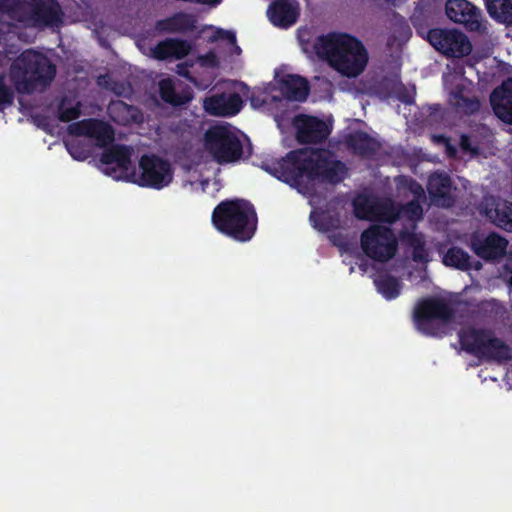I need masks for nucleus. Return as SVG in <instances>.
I'll return each mask as SVG.
<instances>
[{
	"label": "nucleus",
	"instance_id": "nucleus-1",
	"mask_svg": "<svg viewBox=\"0 0 512 512\" xmlns=\"http://www.w3.org/2000/svg\"><path fill=\"white\" fill-rule=\"evenodd\" d=\"M262 168L297 189L303 186L305 179L337 184L347 174L345 164L334 159L329 150L310 147L291 150L280 160L264 163Z\"/></svg>",
	"mask_w": 512,
	"mask_h": 512
},
{
	"label": "nucleus",
	"instance_id": "nucleus-2",
	"mask_svg": "<svg viewBox=\"0 0 512 512\" xmlns=\"http://www.w3.org/2000/svg\"><path fill=\"white\" fill-rule=\"evenodd\" d=\"M314 48L320 58L347 77L360 75L365 70L369 59L363 43L347 33L322 35L318 37Z\"/></svg>",
	"mask_w": 512,
	"mask_h": 512
},
{
	"label": "nucleus",
	"instance_id": "nucleus-3",
	"mask_svg": "<svg viewBox=\"0 0 512 512\" xmlns=\"http://www.w3.org/2000/svg\"><path fill=\"white\" fill-rule=\"evenodd\" d=\"M211 221L221 234L237 242H247L256 233L258 217L250 201L235 198L221 201L214 208Z\"/></svg>",
	"mask_w": 512,
	"mask_h": 512
},
{
	"label": "nucleus",
	"instance_id": "nucleus-4",
	"mask_svg": "<svg viewBox=\"0 0 512 512\" xmlns=\"http://www.w3.org/2000/svg\"><path fill=\"white\" fill-rule=\"evenodd\" d=\"M56 66L41 52L23 51L10 66V78L17 91L31 94L45 89L54 80Z\"/></svg>",
	"mask_w": 512,
	"mask_h": 512
},
{
	"label": "nucleus",
	"instance_id": "nucleus-5",
	"mask_svg": "<svg viewBox=\"0 0 512 512\" xmlns=\"http://www.w3.org/2000/svg\"><path fill=\"white\" fill-rule=\"evenodd\" d=\"M204 146L218 164L236 162L243 155L241 140L225 125L211 126L204 134Z\"/></svg>",
	"mask_w": 512,
	"mask_h": 512
},
{
	"label": "nucleus",
	"instance_id": "nucleus-6",
	"mask_svg": "<svg viewBox=\"0 0 512 512\" xmlns=\"http://www.w3.org/2000/svg\"><path fill=\"white\" fill-rule=\"evenodd\" d=\"M139 172L133 168L129 181L141 187L161 190L173 180L174 170L171 163L156 154H144L139 159Z\"/></svg>",
	"mask_w": 512,
	"mask_h": 512
},
{
	"label": "nucleus",
	"instance_id": "nucleus-7",
	"mask_svg": "<svg viewBox=\"0 0 512 512\" xmlns=\"http://www.w3.org/2000/svg\"><path fill=\"white\" fill-rule=\"evenodd\" d=\"M363 253L370 259L386 263L394 258L398 250V240L392 228L384 225H371L360 235Z\"/></svg>",
	"mask_w": 512,
	"mask_h": 512
},
{
	"label": "nucleus",
	"instance_id": "nucleus-8",
	"mask_svg": "<svg viewBox=\"0 0 512 512\" xmlns=\"http://www.w3.org/2000/svg\"><path fill=\"white\" fill-rule=\"evenodd\" d=\"M455 311L452 306L442 298L429 297L418 302L414 309V322L419 331L428 336H436L438 330L433 320L450 322Z\"/></svg>",
	"mask_w": 512,
	"mask_h": 512
},
{
	"label": "nucleus",
	"instance_id": "nucleus-9",
	"mask_svg": "<svg viewBox=\"0 0 512 512\" xmlns=\"http://www.w3.org/2000/svg\"><path fill=\"white\" fill-rule=\"evenodd\" d=\"M427 40L435 50L447 57L461 58L472 51L468 37L456 29H430L427 32Z\"/></svg>",
	"mask_w": 512,
	"mask_h": 512
},
{
	"label": "nucleus",
	"instance_id": "nucleus-10",
	"mask_svg": "<svg viewBox=\"0 0 512 512\" xmlns=\"http://www.w3.org/2000/svg\"><path fill=\"white\" fill-rule=\"evenodd\" d=\"M25 22L34 28H54L63 23V10L58 0H29Z\"/></svg>",
	"mask_w": 512,
	"mask_h": 512
},
{
	"label": "nucleus",
	"instance_id": "nucleus-11",
	"mask_svg": "<svg viewBox=\"0 0 512 512\" xmlns=\"http://www.w3.org/2000/svg\"><path fill=\"white\" fill-rule=\"evenodd\" d=\"M445 13L451 21L463 25L469 32L482 30V12L468 0H447Z\"/></svg>",
	"mask_w": 512,
	"mask_h": 512
},
{
	"label": "nucleus",
	"instance_id": "nucleus-12",
	"mask_svg": "<svg viewBox=\"0 0 512 512\" xmlns=\"http://www.w3.org/2000/svg\"><path fill=\"white\" fill-rule=\"evenodd\" d=\"M296 140L300 144H317L325 141L330 134L327 124L315 117L299 114L293 118Z\"/></svg>",
	"mask_w": 512,
	"mask_h": 512
},
{
	"label": "nucleus",
	"instance_id": "nucleus-13",
	"mask_svg": "<svg viewBox=\"0 0 512 512\" xmlns=\"http://www.w3.org/2000/svg\"><path fill=\"white\" fill-rule=\"evenodd\" d=\"M68 131L71 135L87 136L97 141L98 146L105 147L114 139L112 127L98 119H84L69 125Z\"/></svg>",
	"mask_w": 512,
	"mask_h": 512
},
{
	"label": "nucleus",
	"instance_id": "nucleus-14",
	"mask_svg": "<svg viewBox=\"0 0 512 512\" xmlns=\"http://www.w3.org/2000/svg\"><path fill=\"white\" fill-rule=\"evenodd\" d=\"M507 246V239L495 232L489 233L486 237L473 235L470 243L471 250L485 261L502 258L506 253Z\"/></svg>",
	"mask_w": 512,
	"mask_h": 512
},
{
	"label": "nucleus",
	"instance_id": "nucleus-15",
	"mask_svg": "<svg viewBox=\"0 0 512 512\" xmlns=\"http://www.w3.org/2000/svg\"><path fill=\"white\" fill-rule=\"evenodd\" d=\"M267 15L274 26L289 28L299 17V4L296 0H274L268 7Z\"/></svg>",
	"mask_w": 512,
	"mask_h": 512
},
{
	"label": "nucleus",
	"instance_id": "nucleus-16",
	"mask_svg": "<svg viewBox=\"0 0 512 512\" xmlns=\"http://www.w3.org/2000/svg\"><path fill=\"white\" fill-rule=\"evenodd\" d=\"M243 101L239 94H216L205 99L206 112L214 116H234L240 112Z\"/></svg>",
	"mask_w": 512,
	"mask_h": 512
},
{
	"label": "nucleus",
	"instance_id": "nucleus-17",
	"mask_svg": "<svg viewBox=\"0 0 512 512\" xmlns=\"http://www.w3.org/2000/svg\"><path fill=\"white\" fill-rule=\"evenodd\" d=\"M490 104L500 120L512 124V78L504 80L492 91Z\"/></svg>",
	"mask_w": 512,
	"mask_h": 512
},
{
	"label": "nucleus",
	"instance_id": "nucleus-18",
	"mask_svg": "<svg viewBox=\"0 0 512 512\" xmlns=\"http://www.w3.org/2000/svg\"><path fill=\"white\" fill-rule=\"evenodd\" d=\"M492 330L467 327L458 332L461 348L470 355L480 357Z\"/></svg>",
	"mask_w": 512,
	"mask_h": 512
},
{
	"label": "nucleus",
	"instance_id": "nucleus-19",
	"mask_svg": "<svg viewBox=\"0 0 512 512\" xmlns=\"http://www.w3.org/2000/svg\"><path fill=\"white\" fill-rule=\"evenodd\" d=\"M197 19L195 15L176 12L171 16L157 20L155 30L159 33H186L196 29Z\"/></svg>",
	"mask_w": 512,
	"mask_h": 512
},
{
	"label": "nucleus",
	"instance_id": "nucleus-20",
	"mask_svg": "<svg viewBox=\"0 0 512 512\" xmlns=\"http://www.w3.org/2000/svg\"><path fill=\"white\" fill-rule=\"evenodd\" d=\"M132 149L129 146L113 144L106 148L100 156V162L105 165L115 164L121 170L124 178L129 181Z\"/></svg>",
	"mask_w": 512,
	"mask_h": 512
},
{
	"label": "nucleus",
	"instance_id": "nucleus-21",
	"mask_svg": "<svg viewBox=\"0 0 512 512\" xmlns=\"http://www.w3.org/2000/svg\"><path fill=\"white\" fill-rule=\"evenodd\" d=\"M451 179L446 173L432 174L427 183V190L433 202L443 207H450L454 200L450 193Z\"/></svg>",
	"mask_w": 512,
	"mask_h": 512
},
{
	"label": "nucleus",
	"instance_id": "nucleus-22",
	"mask_svg": "<svg viewBox=\"0 0 512 512\" xmlns=\"http://www.w3.org/2000/svg\"><path fill=\"white\" fill-rule=\"evenodd\" d=\"M280 91L284 98L290 101L303 102L307 99L310 92V85L306 78L287 74L279 81Z\"/></svg>",
	"mask_w": 512,
	"mask_h": 512
},
{
	"label": "nucleus",
	"instance_id": "nucleus-23",
	"mask_svg": "<svg viewBox=\"0 0 512 512\" xmlns=\"http://www.w3.org/2000/svg\"><path fill=\"white\" fill-rule=\"evenodd\" d=\"M346 145L354 154L367 159L374 157L381 149L380 142L364 131L349 134Z\"/></svg>",
	"mask_w": 512,
	"mask_h": 512
},
{
	"label": "nucleus",
	"instance_id": "nucleus-24",
	"mask_svg": "<svg viewBox=\"0 0 512 512\" xmlns=\"http://www.w3.org/2000/svg\"><path fill=\"white\" fill-rule=\"evenodd\" d=\"M479 359L504 364L512 360V349L492 331Z\"/></svg>",
	"mask_w": 512,
	"mask_h": 512
},
{
	"label": "nucleus",
	"instance_id": "nucleus-25",
	"mask_svg": "<svg viewBox=\"0 0 512 512\" xmlns=\"http://www.w3.org/2000/svg\"><path fill=\"white\" fill-rule=\"evenodd\" d=\"M159 95L165 103L174 107L186 105L193 99V91L189 86H185L177 92L174 82L170 78L160 80Z\"/></svg>",
	"mask_w": 512,
	"mask_h": 512
},
{
	"label": "nucleus",
	"instance_id": "nucleus-26",
	"mask_svg": "<svg viewBox=\"0 0 512 512\" xmlns=\"http://www.w3.org/2000/svg\"><path fill=\"white\" fill-rule=\"evenodd\" d=\"M443 264L461 271H468L472 268L479 270L482 268L481 262L476 261L473 264L471 256L458 246H452L446 251L443 256Z\"/></svg>",
	"mask_w": 512,
	"mask_h": 512
},
{
	"label": "nucleus",
	"instance_id": "nucleus-27",
	"mask_svg": "<svg viewBox=\"0 0 512 512\" xmlns=\"http://www.w3.org/2000/svg\"><path fill=\"white\" fill-rule=\"evenodd\" d=\"M371 221L394 224L401 216V210L391 199L376 198Z\"/></svg>",
	"mask_w": 512,
	"mask_h": 512
},
{
	"label": "nucleus",
	"instance_id": "nucleus-28",
	"mask_svg": "<svg viewBox=\"0 0 512 512\" xmlns=\"http://www.w3.org/2000/svg\"><path fill=\"white\" fill-rule=\"evenodd\" d=\"M487 216L500 229L512 232V202L497 203L495 209L487 211Z\"/></svg>",
	"mask_w": 512,
	"mask_h": 512
},
{
	"label": "nucleus",
	"instance_id": "nucleus-29",
	"mask_svg": "<svg viewBox=\"0 0 512 512\" xmlns=\"http://www.w3.org/2000/svg\"><path fill=\"white\" fill-rule=\"evenodd\" d=\"M374 284L377 291L386 300L396 299L401 293L402 283L398 278L392 276L391 274H380L377 278L374 279Z\"/></svg>",
	"mask_w": 512,
	"mask_h": 512
},
{
	"label": "nucleus",
	"instance_id": "nucleus-30",
	"mask_svg": "<svg viewBox=\"0 0 512 512\" xmlns=\"http://www.w3.org/2000/svg\"><path fill=\"white\" fill-rule=\"evenodd\" d=\"M486 10L491 18L499 23L512 22L511 0H484Z\"/></svg>",
	"mask_w": 512,
	"mask_h": 512
},
{
	"label": "nucleus",
	"instance_id": "nucleus-31",
	"mask_svg": "<svg viewBox=\"0 0 512 512\" xmlns=\"http://www.w3.org/2000/svg\"><path fill=\"white\" fill-rule=\"evenodd\" d=\"M464 90L462 85H457L452 91L453 105L461 109L465 114L470 115L479 110L480 103L475 97L465 96Z\"/></svg>",
	"mask_w": 512,
	"mask_h": 512
},
{
	"label": "nucleus",
	"instance_id": "nucleus-32",
	"mask_svg": "<svg viewBox=\"0 0 512 512\" xmlns=\"http://www.w3.org/2000/svg\"><path fill=\"white\" fill-rule=\"evenodd\" d=\"M57 112L61 122H70L80 117L81 104L80 102L73 103L72 99L65 96L60 100Z\"/></svg>",
	"mask_w": 512,
	"mask_h": 512
},
{
	"label": "nucleus",
	"instance_id": "nucleus-33",
	"mask_svg": "<svg viewBox=\"0 0 512 512\" xmlns=\"http://www.w3.org/2000/svg\"><path fill=\"white\" fill-rule=\"evenodd\" d=\"M310 221L313 227L321 232H329L336 227L334 218L325 211L312 212Z\"/></svg>",
	"mask_w": 512,
	"mask_h": 512
},
{
	"label": "nucleus",
	"instance_id": "nucleus-34",
	"mask_svg": "<svg viewBox=\"0 0 512 512\" xmlns=\"http://www.w3.org/2000/svg\"><path fill=\"white\" fill-rule=\"evenodd\" d=\"M376 198L363 197L354 202L355 216L360 220H370L372 218L373 209Z\"/></svg>",
	"mask_w": 512,
	"mask_h": 512
},
{
	"label": "nucleus",
	"instance_id": "nucleus-35",
	"mask_svg": "<svg viewBox=\"0 0 512 512\" xmlns=\"http://www.w3.org/2000/svg\"><path fill=\"white\" fill-rule=\"evenodd\" d=\"M66 147L71 157L75 160L84 161L91 156L89 145L82 141L73 140L66 143Z\"/></svg>",
	"mask_w": 512,
	"mask_h": 512
},
{
	"label": "nucleus",
	"instance_id": "nucleus-36",
	"mask_svg": "<svg viewBox=\"0 0 512 512\" xmlns=\"http://www.w3.org/2000/svg\"><path fill=\"white\" fill-rule=\"evenodd\" d=\"M174 59L180 60L189 55L191 45L187 40L180 38H168Z\"/></svg>",
	"mask_w": 512,
	"mask_h": 512
},
{
	"label": "nucleus",
	"instance_id": "nucleus-37",
	"mask_svg": "<svg viewBox=\"0 0 512 512\" xmlns=\"http://www.w3.org/2000/svg\"><path fill=\"white\" fill-rule=\"evenodd\" d=\"M401 210V215H405L408 219L416 221L420 220L423 216V209L420 203L416 200H411L405 205L398 206Z\"/></svg>",
	"mask_w": 512,
	"mask_h": 512
},
{
	"label": "nucleus",
	"instance_id": "nucleus-38",
	"mask_svg": "<svg viewBox=\"0 0 512 512\" xmlns=\"http://www.w3.org/2000/svg\"><path fill=\"white\" fill-rule=\"evenodd\" d=\"M152 56L157 60H167L173 58L170 42L168 38L157 43V45L151 50Z\"/></svg>",
	"mask_w": 512,
	"mask_h": 512
},
{
	"label": "nucleus",
	"instance_id": "nucleus-39",
	"mask_svg": "<svg viewBox=\"0 0 512 512\" xmlns=\"http://www.w3.org/2000/svg\"><path fill=\"white\" fill-rule=\"evenodd\" d=\"M14 92L0 79V111L12 105Z\"/></svg>",
	"mask_w": 512,
	"mask_h": 512
},
{
	"label": "nucleus",
	"instance_id": "nucleus-40",
	"mask_svg": "<svg viewBox=\"0 0 512 512\" xmlns=\"http://www.w3.org/2000/svg\"><path fill=\"white\" fill-rule=\"evenodd\" d=\"M460 148L463 152H469L473 156H476L480 153L479 147L472 145L471 137L467 134L461 135Z\"/></svg>",
	"mask_w": 512,
	"mask_h": 512
},
{
	"label": "nucleus",
	"instance_id": "nucleus-41",
	"mask_svg": "<svg viewBox=\"0 0 512 512\" xmlns=\"http://www.w3.org/2000/svg\"><path fill=\"white\" fill-rule=\"evenodd\" d=\"M412 259L413 261L419 263H426L429 261V254L425 247V242L422 245L412 249Z\"/></svg>",
	"mask_w": 512,
	"mask_h": 512
},
{
	"label": "nucleus",
	"instance_id": "nucleus-42",
	"mask_svg": "<svg viewBox=\"0 0 512 512\" xmlns=\"http://www.w3.org/2000/svg\"><path fill=\"white\" fill-rule=\"evenodd\" d=\"M403 239L412 249L422 245L425 242L422 236L416 233H407L405 236H403Z\"/></svg>",
	"mask_w": 512,
	"mask_h": 512
},
{
	"label": "nucleus",
	"instance_id": "nucleus-43",
	"mask_svg": "<svg viewBox=\"0 0 512 512\" xmlns=\"http://www.w3.org/2000/svg\"><path fill=\"white\" fill-rule=\"evenodd\" d=\"M217 35H218V37L228 40L231 44L236 43V35L232 31H225L223 29H218Z\"/></svg>",
	"mask_w": 512,
	"mask_h": 512
},
{
	"label": "nucleus",
	"instance_id": "nucleus-44",
	"mask_svg": "<svg viewBox=\"0 0 512 512\" xmlns=\"http://www.w3.org/2000/svg\"><path fill=\"white\" fill-rule=\"evenodd\" d=\"M440 138L446 143L447 154L449 156H451V157H454L456 155V153H457L456 148L453 145L450 144L448 138H445L444 136H441Z\"/></svg>",
	"mask_w": 512,
	"mask_h": 512
},
{
	"label": "nucleus",
	"instance_id": "nucleus-45",
	"mask_svg": "<svg viewBox=\"0 0 512 512\" xmlns=\"http://www.w3.org/2000/svg\"><path fill=\"white\" fill-rule=\"evenodd\" d=\"M178 73H179V75L187 78L189 81H191V82L194 81L192 76H190L188 69L186 67H184L183 65H178Z\"/></svg>",
	"mask_w": 512,
	"mask_h": 512
},
{
	"label": "nucleus",
	"instance_id": "nucleus-46",
	"mask_svg": "<svg viewBox=\"0 0 512 512\" xmlns=\"http://www.w3.org/2000/svg\"><path fill=\"white\" fill-rule=\"evenodd\" d=\"M389 5L397 7L403 4L406 0H385Z\"/></svg>",
	"mask_w": 512,
	"mask_h": 512
},
{
	"label": "nucleus",
	"instance_id": "nucleus-47",
	"mask_svg": "<svg viewBox=\"0 0 512 512\" xmlns=\"http://www.w3.org/2000/svg\"><path fill=\"white\" fill-rule=\"evenodd\" d=\"M114 107H118V108H123L125 110H128L130 108V106H128L126 103H124L123 101H118L117 103L113 104Z\"/></svg>",
	"mask_w": 512,
	"mask_h": 512
},
{
	"label": "nucleus",
	"instance_id": "nucleus-48",
	"mask_svg": "<svg viewBox=\"0 0 512 512\" xmlns=\"http://www.w3.org/2000/svg\"><path fill=\"white\" fill-rule=\"evenodd\" d=\"M414 192L415 193H423V189L420 185H417V189Z\"/></svg>",
	"mask_w": 512,
	"mask_h": 512
},
{
	"label": "nucleus",
	"instance_id": "nucleus-49",
	"mask_svg": "<svg viewBox=\"0 0 512 512\" xmlns=\"http://www.w3.org/2000/svg\"><path fill=\"white\" fill-rule=\"evenodd\" d=\"M207 57H210L213 62L216 60V57L214 54H210Z\"/></svg>",
	"mask_w": 512,
	"mask_h": 512
},
{
	"label": "nucleus",
	"instance_id": "nucleus-50",
	"mask_svg": "<svg viewBox=\"0 0 512 512\" xmlns=\"http://www.w3.org/2000/svg\"><path fill=\"white\" fill-rule=\"evenodd\" d=\"M112 90H113L117 95H120V94H121L118 90H116V88H112Z\"/></svg>",
	"mask_w": 512,
	"mask_h": 512
}]
</instances>
